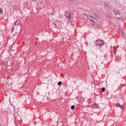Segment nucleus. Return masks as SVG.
<instances>
[{
  "mask_svg": "<svg viewBox=\"0 0 126 126\" xmlns=\"http://www.w3.org/2000/svg\"><path fill=\"white\" fill-rule=\"evenodd\" d=\"M64 15L66 19H70L71 18V13L68 11H65Z\"/></svg>",
  "mask_w": 126,
  "mask_h": 126,
  "instance_id": "f257e3e1",
  "label": "nucleus"
},
{
  "mask_svg": "<svg viewBox=\"0 0 126 126\" xmlns=\"http://www.w3.org/2000/svg\"><path fill=\"white\" fill-rule=\"evenodd\" d=\"M91 107H92V108H93L94 109H99V106L95 102L92 104L91 105Z\"/></svg>",
  "mask_w": 126,
  "mask_h": 126,
  "instance_id": "f03ea898",
  "label": "nucleus"
},
{
  "mask_svg": "<svg viewBox=\"0 0 126 126\" xmlns=\"http://www.w3.org/2000/svg\"><path fill=\"white\" fill-rule=\"evenodd\" d=\"M113 12L115 13V15H120L121 11L119 10H113Z\"/></svg>",
  "mask_w": 126,
  "mask_h": 126,
  "instance_id": "7ed1b4c3",
  "label": "nucleus"
},
{
  "mask_svg": "<svg viewBox=\"0 0 126 126\" xmlns=\"http://www.w3.org/2000/svg\"><path fill=\"white\" fill-rule=\"evenodd\" d=\"M93 46L94 48H95V47H98V46H99V41H98V40H96L94 41Z\"/></svg>",
  "mask_w": 126,
  "mask_h": 126,
  "instance_id": "20e7f679",
  "label": "nucleus"
},
{
  "mask_svg": "<svg viewBox=\"0 0 126 126\" xmlns=\"http://www.w3.org/2000/svg\"><path fill=\"white\" fill-rule=\"evenodd\" d=\"M116 105V107L118 108H120V109H124V108H125L124 105H121V104H120L119 103H117Z\"/></svg>",
  "mask_w": 126,
  "mask_h": 126,
  "instance_id": "39448f33",
  "label": "nucleus"
},
{
  "mask_svg": "<svg viewBox=\"0 0 126 126\" xmlns=\"http://www.w3.org/2000/svg\"><path fill=\"white\" fill-rule=\"evenodd\" d=\"M104 45H105V42H100V43L99 42L98 43V46L100 48L103 47V46H104Z\"/></svg>",
  "mask_w": 126,
  "mask_h": 126,
  "instance_id": "423d86ee",
  "label": "nucleus"
},
{
  "mask_svg": "<svg viewBox=\"0 0 126 126\" xmlns=\"http://www.w3.org/2000/svg\"><path fill=\"white\" fill-rule=\"evenodd\" d=\"M24 5H25V6L27 7V6H28V1L24 2Z\"/></svg>",
  "mask_w": 126,
  "mask_h": 126,
  "instance_id": "0eeeda50",
  "label": "nucleus"
},
{
  "mask_svg": "<svg viewBox=\"0 0 126 126\" xmlns=\"http://www.w3.org/2000/svg\"><path fill=\"white\" fill-rule=\"evenodd\" d=\"M105 90H106V88L105 87L101 88V91H102V92H105Z\"/></svg>",
  "mask_w": 126,
  "mask_h": 126,
  "instance_id": "6e6552de",
  "label": "nucleus"
},
{
  "mask_svg": "<svg viewBox=\"0 0 126 126\" xmlns=\"http://www.w3.org/2000/svg\"><path fill=\"white\" fill-rule=\"evenodd\" d=\"M63 84V83L62 82V81H59L58 83V85L59 86H61V85H62Z\"/></svg>",
  "mask_w": 126,
  "mask_h": 126,
  "instance_id": "1a4fd4ad",
  "label": "nucleus"
},
{
  "mask_svg": "<svg viewBox=\"0 0 126 126\" xmlns=\"http://www.w3.org/2000/svg\"><path fill=\"white\" fill-rule=\"evenodd\" d=\"M70 108H71V110H74V109H75V106L72 105V106H71Z\"/></svg>",
  "mask_w": 126,
  "mask_h": 126,
  "instance_id": "9d476101",
  "label": "nucleus"
},
{
  "mask_svg": "<svg viewBox=\"0 0 126 126\" xmlns=\"http://www.w3.org/2000/svg\"><path fill=\"white\" fill-rule=\"evenodd\" d=\"M94 15L96 17V18H99L100 17H99V15H97V14L96 13H94Z\"/></svg>",
  "mask_w": 126,
  "mask_h": 126,
  "instance_id": "9b49d317",
  "label": "nucleus"
},
{
  "mask_svg": "<svg viewBox=\"0 0 126 126\" xmlns=\"http://www.w3.org/2000/svg\"><path fill=\"white\" fill-rule=\"evenodd\" d=\"M14 123L16 124V121H17V119H16V117H15V116H14Z\"/></svg>",
  "mask_w": 126,
  "mask_h": 126,
  "instance_id": "f8f14e48",
  "label": "nucleus"
},
{
  "mask_svg": "<svg viewBox=\"0 0 126 126\" xmlns=\"http://www.w3.org/2000/svg\"><path fill=\"white\" fill-rule=\"evenodd\" d=\"M12 7L15 10H16V9H17V7L16 5H13Z\"/></svg>",
  "mask_w": 126,
  "mask_h": 126,
  "instance_id": "ddd939ff",
  "label": "nucleus"
},
{
  "mask_svg": "<svg viewBox=\"0 0 126 126\" xmlns=\"http://www.w3.org/2000/svg\"><path fill=\"white\" fill-rule=\"evenodd\" d=\"M97 40H98V42H99V41H100V42H102V43H105L104 40H103L102 39H97Z\"/></svg>",
  "mask_w": 126,
  "mask_h": 126,
  "instance_id": "4468645a",
  "label": "nucleus"
},
{
  "mask_svg": "<svg viewBox=\"0 0 126 126\" xmlns=\"http://www.w3.org/2000/svg\"><path fill=\"white\" fill-rule=\"evenodd\" d=\"M3 12H2V8L0 9V14H2Z\"/></svg>",
  "mask_w": 126,
  "mask_h": 126,
  "instance_id": "2eb2a0df",
  "label": "nucleus"
},
{
  "mask_svg": "<svg viewBox=\"0 0 126 126\" xmlns=\"http://www.w3.org/2000/svg\"><path fill=\"white\" fill-rule=\"evenodd\" d=\"M90 21H91V22H94V23H96V22H94V20H93V19H90Z\"/></svg>",
  "mask_w": 126,
  "mask_h": 126,
  "instance_id": "dca6fc26",
  "label": "nucleus"
},
{
  "mask_svg": "<svg viewBox=\"0 0 126 126\" xmlns=\"http://www.w3.org/2000/svg\"><path fill=\"white\" fill-rule=\"evenodd\" d=\"M114 52L115 56H116V55H117V50H114Z\"/></svg>",
  "mask_w": 126,
  "mask_h": 126,
  "instance_id": "f3484780",
  "label": "nucleus"
},
{
  "mask_svg": "<svg viewBox=\"0 0 126 126\" xmlns=\"http://www.w3.org/2000/svg\"><path fill=\"white\" fill-rule=\"evenodd\" d=\"M13 31H14V28H12L11 30V32H13Z\"/></svg>",
  "mask_w": 126,
  "mask_h": 126,
  "instance_id": "a211bd4d",
  "label": "nucleus"
},
{
  "mask_svg": "<svg viewBox=\"0 0 126 126\" xmlns=\"http://www.w3.org/2000/svg\"><path fill=\"white\" fill-rule=\"evenodd\" d=\"M90 17L91 18H93V19H94V17H93V16H92V15H91V16H90Z\"/></svg>",
  "mask_w": 126,
  "mask_h": 126,
  "instance_id": "6ab92c4d",
  "label": "nucleus"
},
{
  "mask_svg": "<svg viewBox=\"0 0 126 126\" xmlns=\"http://www.w3.org/2000/svg\"><path fill=\"white\" fill-rule=\"evenodd\" d=\"M43 3H44V2H43V1H40V4H43Z\"/></svg>",
  "mask_w": 126,
  "mask_h": 126,
  "instance_id": "aec40b11",
  "label": "nucleus"
},
{
  "mask_svg": "<svg viewBox=\"0 0 126 126\" xmlns=\"http://www.w3.org/2000/svg\"><path fill=\"white\" fill-rule=\"evenodd\" d=\"M104 58L105 59H107V54L104 55Z\"/></svg>",
  "mask_w": 126,
  "mask_h": 126,
  "instance_id": "412c9836",
  "label": "nucleus"
},
{
  "mask_svg": "<svg viewBox=\"0 0 126 126\" xmlns=\"http://www.w3.org/2000/svg\"><path fill=\"white\" fill-rule=\"evenodd\" d=\"M32 0V1H37V0Z\"/></svg>",
  "mask_w": 126,
  "mask_h": 126,
  "instance_id": "4be33fe9",
  "label": "nucleus"
},
{
  "mask_svg": "<svg viewBox=\"0 0 126 126\" xmlns=\"http://www.w3.org/2000/svg\"><path fill=\"white\" fill-rule=\"evenodd\" d=\"M14 25H16V26L17 25L16 24V22H15V23H14Z\"/></svg>",
  "mask_w": 126,
  "mask_h": 126,
  "instance_id": "5701e85b",
  "label": "nucleus"
},
{
  "mask_svg": "<svg viewBox=\"0 0 126 126\" xmlns=\"http://www.w3.org/2000/svg\"><path fill=\"white\" fill-rule=\"evenodd\" d=\"M117 19H121V18L117 17Z\"/></svg>",
  "mask_w": 126,
  "mask_h": 126,
  "instance_id": "b1692460",
  "label": "nucleus"
},
{
  "mask_svg": "<svg viewBox=\"0 0 126 126\" xmlns=\"http://www.w3.org/2000/svg\"><path fill=\"white\" fill-rule=\"evenodd\" d=\"M14 124L16 126H17V122H16V123H15V122H14Z\"/></svg>",
  "mask_w": 126,
  "mask_h": 126,
  "instance_id": "393cba45",
  "label": "nucleus"
},
{
  "mask_svg": "<svg viewBox=\"0 0 126 126\" xmlns=\"http://www.w3.org/2000/svg\"><path fill=\"white\" fill-rule=\"evenodd\" d=\"M122 34L123 35V36H125V33L124 32H122Z\"/></svg>",
  "mask_w": 126,
  "mask_h": 126,
  "instance_id": "a878e982",
  "label": "nucleus"
},
{
  "mask_svg": "<svg viewBox=\"0 0 126 126\" xmlns=\"http://www.w3.org/2000/svg\"><path fill=\"white\" fill-rule=\"evenodd\" d=\"M36 122H34V125H35V126H36Z\"/></svg>",
  "mask_w": 126,
  "mask_h": 126,
  "instance_id": "bb28decb",
  "label": "nucleus"
},
{
  "mask_svg": "<svg viewBox=\"0 0 126 126\" xmlns=\"http://www.w3.org/2000/svg\"><path fill=\"white\" fill-rule=\"evenodd\" d=\"M15 22H16V23H17L18 21H16Z\"/></svg>",
  "mask_w": 126,
  "mask_h": 126,
  "instance_id": "cd10ccee",
  "label": "nucleus"
},
{
  "mask_svg": "<svg viewBox=\"0 0 126 126\" xmlns=\"http://www.w3.org/2000/svg\"><path fill=\"white\" fill-rule=\"evenodd\" d=\"M72 25H73H73H74V24H72Z\"/></svg>",
  "mask_w": 126,
  "mask_h": 126,
  "instance_id": "c85d7f7f",
  "label": "nucleus"
},
{
  "mask_svg": "<svg viewBox=\"0 0 126 126\" xmlns=\"http://www.w3.org/2000/svg\"><path fill=\"white\" fill-rule=\"evenodd\" d=\"M70 0H69V1H70Z\"/></svg>",
  "mask_w": 126,
  "mask_h": 126,
  "instance_id": "c756f323",
  "label": "nucleus"
},
{
  "mask_svg": "<svg viewBox=\"0 0 126 126\" xmlns=\"http://www.w3.org/2000/svg\"><path fill=\"white\" fill-rule=\"evenodd\" d=\"M53 15V14L52 13V15Z\"/></svg>",
  "mask_w": 126,
  "mask_h": 126,
  "instance_id": "7c9ffc66",
  "label": "nucleus"
}]
</instances>
